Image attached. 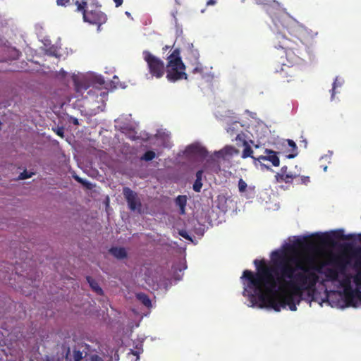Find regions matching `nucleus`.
<instances>
[{"mask_svg": "<svg viewBox=\"0 0 361 361\" xmlns=\"http://www.w3.org/2000/svg\"><path fill=\"white\" fill-rule=\"evenodd\" d=\"M293 251L290 246L287 250L274 251L271 255L272 266L266 264L264 260L255 259L257 272L245 270L242 279L247 281V295L254 303L257 298L260 307H269L276 312L288 307L295 311L296 297H301L305 291L314 290L319 280L314 271L320 272V267L312 265V261L307 259L309 266L303 264L298 257L289 255L288 252Z\"/></svg>", "mask_w": 361, "mask_h": 361, "instance_id": "nucleus-1", "label": "nucleus"}, {"mask_svg": "<svg viewBox=\"0 0 361 361\" xmlns=\"http://www.w3.org/2000/svg\"><path fill=\"white\" fill-rule=\"evenodd\" d=\"M277 33L274 46L284 50L286 62H281L280 70L276 69L281 78H292L296 66L302 61L304 53H307L315 42L318 34L298 23L288 17H281L275 22Z\"/></svg>", "mask_w": 361, "mask_h": 361, "instance_id": "nucleus-2", "label": "nucleus"}, {"mask_svg": "<svg viewBox=\"0 0 361 361\" xmlns=\"http://www.w3.org/2000/svg\"><path fill=\"white\" fill-rule=\"evenodd\" d=\"M76 11L82 14L85 22L99 27L105 23L106 15L101 11L102 5L98 0H76Z\"/></svg>", "mask_w": 361, "mask_h": 361, "instance_id": "nucleus-3", "label": "nucleus"}, {"mask_svg": "<svg viewBox=\"0 0 361 361\" xmlns=\"http://www.w3.org/2000/svg\"><path fill=\"white\" fill-rule=\"evenodd\" d=\"M336 239L351 240L353 239V235H345L343 230H338L331 233H317L315 235L304 237L303 238H298L294 242L293 245L300 249L311 250L315 247L316 241H319L325 245H331L334 244V240Z\"/></svg>", "mask_w": 361, "mask_h": 361, "instance_id": "nucleus-4", "label": "nucleus"}, {"mask_svg": "<svg viewBox=\"0 0 361 361\" xmlns=\"http://www.w3.org/2000/svg\"><path fill=\"white\" fill-rule=\"evenodd\" d=\"M180 50L176 49L168 57L166 78L170 82H176L183 78L187 79L185 66L180 56Z\"/></svg>", "mask_w": 361, "mask_h": 361, "instance_id": "nucleus-5", "label": "nucleus"}, {"mask_svg": "<svg viewBox=\"0 0 361 361\" xmlns=\"http://www.w3.org/2000/svg\"><path fill=\"white\" fill-rule=\"evenodd\" d=\"M71 79L75 86V90H81L82 89L86 90L90 87L105 84L104 78L94 73L73 74Z\"/></svg>", "mask_w": 361, "mask_h": 361, "instance_id": "nucleus-6", "label": "nucleus"}, {"mask_svg": "<svg viewBox=\"0 0 361 361\" xmlns=\"http://www.w3.org/2000/svg\"><path fill=\"white\" fill-rule=\"evenodd\" d=\"M329 263L335 265V268H327L324 274L327 281H338L339 273H343L345 270L349 260L344 255L334 256L331 258Z\"/></svg>", "mask_w": 361, "mask_h": 361, "instance_id": "nucleus-7", "label": "nucleus"}, {"mask_svg": "<svg viewBox=\"0 0 361 361\" xmlns=\"http://www.w3.org/2000/svg\"><path fill=\"white\" fill-rule=\"evenodd\" d=\"M274 178L276 182L278 183L284 182L290 184L295 182L298 185H307L310 181L309 176H300L295 173L289 171H288V167L286 166H282L280 171L275 174Z\"/></svg>", "mask_w": 361, "mask_h": 361, "instance_id": "nucleus-8", "label": "nucleus"}, {"mask_svg": "<svg viewBox=\"0 0 361 361\" xmlns=\"http://www.w3.org/2000/svg\"><path fill=\"white\" fill-rule=\"evenodd\" d=\"M142 55L152 76L161 78L165 73L164 61L147 50L143 51Z\"/></svg>", "mask_w": 361, "mask_h": 361, "instance_id": "nucleus-9", "label": "nucleus"}, {"mask_svg": "<svg viewBox=\"0 0 361 361\" xmlns=\"http://www.w3.org/2000/svg\"><path fill=\"white\" fill-rule=\"evenodd\" d=\"M123 194L130 210L140 211L141 209L142 204L135 192L132 190L130 188L125 187L123 189Z\"/></svg>", "mask_w": 361, "mask_h": 361, "instance_id": "nucleus-10", "label": "nucleus"}, {"mask_svg": "<svg viewBox=\"0 0 361 361\" xmlns=\"http://www.w3.org/2000/svg\"><path fill=\"white\" fill-rule=\"evenodd\" d=\"M345 298L348 304L355 306V299L361 300V291L359 289L353 290L350 287L346 288Z\"/></svg>", "mask_w": 361, "mask_h": 361, "instance_id": "nucleus-11", "label": "nucleus"}, {"mask_svg": "<svg viewBox=\"0 0 361 361\" xmlns=\"http://www.w3.org/2000/svg\"><path fill=\"white\" fill-rule=\"evenodd\" d=\"M265 153L267 155H262L257 157V161H260L261 160L263 161H269L271 162L273 166H279L280 164V160L279 157L277 156V153L273 150L266 149Z\"/></svg>", "mask_w": 361, "mask_h": 361, "instance_id": "nucleus-12", "label": "nucleus"}, {"mask_svg": "<svg viewBox=\"0 0 361 361\" xmlns=\"http://www.w3.org/2000/svg\"><path fill=\"white\" fill-rule=\"evenodd\" d=\"M186 151L190 154L197 155L202 158L206 157L208 154L207 149L204 147L197 145H191L188 146L186 149Z\"/></svg>", "mask_w": 361, "mask_h": 361, "instance_id": "nucleus-13", "label": "nucleus"}, {"mask_svg": "<svg viewBox=\"0 0 361 361\" xmlns=\"http://www.w3.org/2000/svg\"><path fill=\"white\" fill-rule=\"evenodd\" d=\"M97 92H88L89 97L90 99H99L102 104L98 105L97 107L98 109L104 107L105 106V100L107 99L108 97V92H100V94H96Z\"/></svg>", "mask_w": 361, "mask_h": 361, "instance_id": "nucleus-14", "label": "nucleus"}, {"mask_svg": "<svg viewBox=\"0 0 361 361\" xmlns=\"http://www.w3.org/2000/svg\"><path fill=\"white\" fill-rule=\"evenodd\" d=\"M109 252L118 259L127 257L126 250L123 247H113L109 250Z\"/></svg>", "mask_w": 361, "mask_h": 361, "instance_id": "nucleus-15", "label": "nucleus"}, {"mask_svg": "<svg viewBox=\"0 0 361 361\" xmlns=\"http://www.w3.org/2000/svg\"><path fill=\"white\" fill-rule=\"evenodd\" d=\"M243 145H244V149L242 152L241 157L243 159L251 157L252 159H254V164L255 165H257V161H258L257 158H256L253 156V150L251 148V147L248 145V143L246 141L244 142Z\"/></svg>", "mask_w": 361, "mask_h": 361, "instance_id": "nucleus-16", "label": "nucleus"}, {"mask_svg": "<svg viewBox=\"0 0 361 361\" xmlns=\"http://www.w3.org/2000/svg\"><path fill=\"white\" fill-rule=\"evenodd\" d=\"M87 281L88 282L91 288L99 295H102L104 292L102 288L99 286L98 283L91 276L86 277Z\"/></svg>", "mask_w": 361, "mask_h": 361, "instance_id": "nucleus-17", "label": "nucleus"}, {"mask_svg": "<svg viewBox=\"0 0 361 361\" xmlns=\"http://www.w3.org/2000/svg\"><path fill=\"white\" fill-rule=\"evenodd\" d=\"M127 85L125 82H121L117 75H114L110 81V88L112 90L126 89Z\"/></svg>", "mask_w": 361, "mask_h": 361, "instance_id": "nucleus-18", "label": "nucleus"}, {"mask_svg": "<svg viewBox=\"0 0 361 361\" xmlns=\"http://www.w3.org/2000/svg\"><path fill=\"white\" fill-rule=\"evenodd\" d=\"M176 203L181 210V214L185 212V207L187 204V197L185 195H178L176 199Z\"/></svg>", "mask_w": 361, "mask_h": 361, "instance_id": "nucleus-19", "label": "nucleus"}, {"mask_svg": "<svg viewBox=\"0 0 361 361\" xmlns=\"http://www.w3.org/2000/svg\"><path fill=\"white\" fill-rule=\"evenodd\" d=\"M137 298L147 307H150L152 306V302L148 297V295L145 293H140L137 294Z\"/></svg>", "mask_w": 361, "mask_h": 361, "instance_id": "nucleus-20", "label": "nucleus"}, {"mask_svg": "<svg viewBox=\"0 0 361 361\" xmlns=\"http://www.w3.org/2000/svg\"><path fill=\"white\" fill-rule=\"evenodd\" d=\"M353 255L355 257H359L360 255V257L357 259L355 262V267L357 269V273L361 270V248H357L354 250Z\"/></svg>", "mask_w": 361, "mask_h": 361, "instance_id": "nucleus-21", "label": "nucleus"}, {"mask_svg": "<svg viewBox=\"0 0 361 361\" xmlns=\"http://www.w3.org/2000/svg\"><path fill=\"white\" fill-rule=\"evenodd\" d=\"M238 152V150L232 146L225 147L222 150L217 152V154H225L228 155H233Z\"/></svg>", "mask_w": 361, "mask_h": 361, "instance_id": "nucleus-22", "label": "nucleus"}, {"mask_svg": "<svg viewBox=\"0 0 361 361\" xmlns=\"http://www.w3.org/2000/svg\"><path fill=\"white\" fill-rule=\"evenodd\" d=\"M156 157V154L152 150L147 151L140 158L141 160H145L146 161H152Z\"/></svg>", "mask_w": 361, "mask_h": 361, "instance_id": "nucleus-23", "label": "nucleus"}, {"mask_svg": "<svg viewBox=\"0 0 361 361\" xmlns=\"http://www.w3.org/2000/svg\"><path fill=\"white\" fill-rule=\"evenodd\" d=\"M68 76V73L64 71L63 68H61L59 72L56 73V78L62 81L63 82H66V78Z\"/></svg>", "mask_w": 361, "mask_h": 361, "instance_id": "nucleus-24", "label": "nucleus"}, {"mask_svg": "<svg viewBox=\"0 0 361 361\" xmlns=\"http://www.w3.org/2000/svg\"><path fill=\"white\" fill-rule=\"evenodd\" d=\"M343 83L344 80L342 78L337 76L334 80L331 90H335L338 87H341Z\"/></svg>", "mask_w": 361, "mask_h": 361, "instance_id": "nucleus-25", "label": "nucleus"}, {"mask_svg": "<svg viewBox=\"0 0 361 361\" xmlns=\"http://www.w3.org/2000/svg\"><path fill=\"white\" fill-rule=\"evenodd\" d=\"M238 187L239 192L243 193L246 191L247 188V185L243 178H240L238 180Z\"/></svg>", "mask_w": 361, "mask_h": 361, "instance_id": "nucleus-26", "label": "nucleus"}, {"mask_svg": "<svg viewBox=\"0 0 361 361\" xmlns=\"http://www.w3.org/2000/svg\"><path fill=\"white\" fill-rule=\"evenodd\" d=\"M202 180H195L194 183H193V185H192V188L193 190L195 191V192H200L201 189H202Z\"/></svg>", "mask_w": 361, "mask_h": 361, "instance_id": "nucleus-27", "label": "nucleus"}, {"mask_svg": "<svg viewBox=\"0 0 361 361\" xmlns=\"http://www.w3.org/2000/svg\"><path fill=\"white\" fill-rule=\"evenodd\" d=\"M33 173L28 172L26 170H25L23 172H22L19 176V179L24 180L28 178L32 177V175Z\"/></svg>", "mask_w": 361, "mask_h": 361, "instance_id": "nucleus-28", "label": "nucleus"}, {"mask_svg": "<svg viewBox=\"0 0 361 361\" xmlns=\"http://www.w3.org/2000/svg\"><path fill=\"white\" fill-rule=\"evenodd\" d=\"M354 282L357 286L361 285V270L356 273L354 277Z\"/></svg>", "mask_w": 361, "mask_h": 361, "instance_id": "nucleus-29", "label": "nucleus"}, {"mask_svg": "<svg viewBox=\"0 0 361 361\" xmlns=\"http://www.w3.org/2000/svg\"><path fill=\"white\" fill-rule=\"evenodd\" d=\"M56 4L61 6H67L70 4L69 0H56Z\"/></svg>", "mask_w": 361, "mask_h": 361, "instance_id": "nucleus-30", "label": "nucleus"}, {"mask_svg": "<svg viewBox=\"0 0 361 361\" xmlns=\"http://www.w3.org/2000/svg\"><path fill=\"white\" fill-rule=\"evenodd\" d=\"M56 135L60 136L61 137H64V129L63 127L57 128L56 130H54Z\"/></svg>", "mask_w": 361, "mask_h": 361, "instance_id": "nucleus-31", "label": "nucleus"}, {"mask_svg": "<svg viewBox=\"0 0 361 361\" xmlns=\"http://www.w3.org/2000/svg\"><path fill=\"white\" fill-rule=\"evenodd\" d=\"M90 361H104V360L97 355H93L90 357Z\"/></svg>", "mask_w": 361, "mask_h": 361, "instance_id": "nucleus-32", "label": "nucleus"}, {"mask_svg": "<svg viewBox=\"0 0 361 361\" xmlns=\"http://www.w3.org/2000/svg\"><path fill=\"white\" fill-rule=\"evenodd\" d=\"M202 175H203V171L202 170H199L197 171L196 173V180H201L202 179Z\"/></svg>", "mask_w": 361, "mask_h": 361, "instance_id": "nucleus-33", "label": "nucleus"}, {"mask_svg": "<svg viewBox=\"0 0 361 361\" xmlns=\"http://www.w3.org/2000/svg\"><path fill=\"white\" fill-rule=\"evenodd\" d=\"M70 121L75 126H78L79 125V121H78V119L75 118V117H71L70 118Z\"/></svg>", "mask_w": 361, "mask_h": 361, "instance_id": "nucleus-34", "label": "nucleus"}, {"mask_svg": "<svg viewBox=\"0 0 361 361\" xmlns=\"http://www.w3.org/2000/svg\"><path fill=\"white\" fill-rule=\"evenodd\" d=\"M288 145L293 149H295L297 148L295 143L292 140H288Z\"/></svg>", "mask_w": 361, "mask_h": 361, "instance_id": "nucleus-35", "label": "nucleus"}, {"mask_svg": "<svg viewBox=\"0 0 361 361\" xmlns=\"http://www.w3.org/2000/svg\"><path fill=\"white\" fill-rule=\"evenodd\" d=\"M179 234H180L182 237L185 238V239H189V238H190L189 235H188V233H186V231H180V232H179Z\"/></svg>", "mask_w": 361, "mask_h": 361, "instance_id": "nucleus-36", "label": "nucleus"}, {"mask_svg": "<svg viewBox=\"0 0 361 361\" xmlns=\"http://www.w3.org/2000/svg\"><path fill=\"white\" fill-rule=\"evenodd\" d=\"M128 356L130 355H133V356H135L137 359H138V355H137V353L136 351H134L133 350H130V352L128 354Z\"/></svg>", "mask_w": 361, "mask_h": 361, "instance_id": "nucleus-37", "label": "nucleus"}, {"mask_svg": "<svg viewBox=\"0 0 361 361\" xmlns=\"http://www.w3.org/2000/svg\"><path fill=\"white\" fill-rule=\"evenodd\" d=\"M116 4V7H119L122 5L123 0H114Z\"/></svg>", "mask_w": 361, "mask_h": 361, "instance_id": "nucleus-38", "label": "nucleus"}, {"mask_svg": "<svg viewBox=\"0 0 361 361\" xmlns=\"http://www.w3.org/2000/svg\"><path fill=\"white\" fill-rule=\"evenodd\" d=\"M216 3V0H208L207 1V6H214Z\"/></svg>", "mask_w": 361, "mask_h": 361, "instance_id": "nucleus-39", "label": "nucleus"}, {"mask_svg": "<svg viewBox=\"0 0 361 361\" xmlns=\"http://www.w3.org/2000/svg\"><path fill=\"white\" fill-rule=\"evenodd\" d=\"M194 73H202V68H199V67H196L193 69V71H192Z\"/></svg>", "mask_w": 361, "mask_h": 361, "instance_id": "nucleus-40", "label": "nucleus"}, {"mask_svg": "<svg viewBox=\"0 0 361 361\" xmlns=\"http://www.w3.org/2000/svg\"><path fill=\"white\" fill-rule=\"evenodd\" d=\"M75 179L78 182V183H82V184H85V182L80 177L78 176H75Z\"/></svg>", "mask_w": 361, "mask_h": 361, "instance_id": "nucleus-41", "label": "nucleus"}, {"mask_svg": "<svg viewBox=\"0 0 361 361\" xmlns=\"http://www.w3.org/2000/svg\"><path fill=\"white\" fill-rule=\"evenodd\" d=\"M21 263L20 262H18L17 261L16 262V265H15V271H16V273L18 274V265H20Z\"/></svg>", "mask_w": 361, "mask_h": 361, "instance_id": "nucleus-42", "label": "nucleus"}, {"mask_svg": "<svg viewBox=\"0 0 361 361\" xmlns=\"http://www.w3.org/2000/svg\"><path fill=\"white\" fill-rule=\"evenodd\" d=\"M170 48L169 46H166L165 47L163 48L164 50H167Z\"/></svg>", "mask_w": 361, "mask_h": 361, "instance_id": "nucleus-43", "label": "nucleus"}, {"mask_svg": "<svg viewBox=\"0 0 361 361\" xmlns=\"http://www.w3.org/2000/svg\"><path fill=\"white\" fill-rule=\"evenodd\" d=\"M70 353V348L68 349L66 357L68 358V355Z\"/></svg>", "mask_w": 361, "mask_h": 361, "instance_id": "nucleus-44", "label": "nucleus"}, {"mask_svg": "<svg viewBox=\"0 0 361 361\" xmlns=\"http://www.w3.org/2000/svg\"><path fill=\"white\" fill-rule=\"evenodd\" d=\"M126 14L128 16H130V13L128 11L126 12Z\"/></svg>", "mask_w": 361, "mask_h": 361, "instance_id": "nucleus-45", "label": "nucleus"}, {"mask_svg": "<svg viewBox=\"0 0 361 361\" xmlns=\"http://www.w3.org/2000/svg\"><path fill=\"white\" fill-rule=\"evenodd\" d=\"M289 158H293L294 157V155H289L288 156Z\"/></svg>", "mask_w": 361, "mask_h": 361, "instance_id": "nucleus-46", "label": "nucleus"}, {"mask_svg": "<svg viewBox=\"0 0 361 361\" xmlns=\"http://www.w3.org/2000/svg\"><path fill=\"white\" fill-rule=\"evenodd\" d=\"M359 240L361 242V234L359 235Z\"/></svg>", "mask_w": 361, "mask_h": 361, "instance_id": "nucleus-47", "label": "nucleus"}, {"mask_svg": "<svg viewBox=\"0 0 361 361\" xmlns=\"http://www.w3.org/2000/svg\"><path fill=\"white\" fill-rule=\"evenodd\" d=\"M327 169V166H326L325 168H324V170L326 171Z\"/></svg>", "mask_w": 361, "mask_h": 361, "instance_id": "nucleus-48", "label": "nucleus"}]
</instances>
